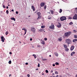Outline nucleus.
<instances>
[{"label": "nucleus", "mask_w": 77, "mask_h": 77, "mask_svg": "<svg viewBox=\"0 0 77 77\" xmlns=\"http://www.w3.org/2000/svg\"><path fill=\"white\" fill-rule=\"evenodd\" d=\"M71 42H72V41L69 39H67L66 40V42L68 44H71Z\"/></svg>", "instance_id": "obj_1"}, {"label": "nucleus", "mask_w": 77, "mask_h": 77, "mask_svg": "<svg viewBox=\"0 0 77 77\" xmlns=\"http://www.w3.org/2000/svg\"><path fill=\"white\" fill-rule=\"evenodd\" d=\"M70 35H71V32H66L64 34V35L65 36H66V37H68V36H70Z\"/></svg>", "instance_id": "obj_2"}, {"label": "nucleus", "mask_w": 77, "mask_h": 77, "mask_svg": "<svg viewBox=\"0 0 77 77\" xmlns=\"http://www.w3.org/2000/svg\"><path fill=\"white\" fill-rule=\"evenodd\" d=\"M31 30L33 33L35 32V28L34 27H31Z\"/></svg>", "instance_id": "obj_3"}, {"label": "nucleus", "mask_w": 77, "mask_h": 77, "mask_svg": "<svg viewBox=\"0 0 77 77\" xmlns=\"http://www.w3.org/2000/svg\"><path fill=\"white\" fill-rule=\"evenodd\" d=\"M61 21H64V20H66V17H65V16H63L61 17L60 18Z\"/></svg>", "instance_id": "obj_4"}, {"label": "nucleus", "mask_w": 77, "mask_h": 77, "mask_svg": "<svg viewBox=\"0 0 77 77\" xmlns=\"http://www.w3.org/2000/svg\"><path fill=\"white\" fill-rule=\"evenodd\" d=\"M37 14L38 15V18H37V20H39L41 17V16H39L41 15V13L40 12H38L37 13Z\"/></svg>", "instance_id": "obj_5"}, {"label": "nucleus", "mask_w": 77, "mask_h": 77, "mask_svg": "<svg viewBox=\"0 0 77 77\" xmlns=\"http://www.w3.org/2000/svg\"><path fill=\"white\" fill-rule=\"evenodd\" d=\"M73 20H77V14H75V15L73 17Z\"/></svg>", "instance_id": "obj_6"}, {"label": "nucleus", "mask_w": 77, "mask_h": 77, "mask_svg": "<svg viewBox=\"0 0 77 77\" xmlns=\"http://www.w3.org/2000/svg\"><path fill=\"white\" fill-rule=\"evenodd\" d=\"M49 28L51 29H53L54 28V25L53 24H52L50 26H49Z\"/></svg>", "instance_id": "obj_7"}, {"label": "nucleus", "mask_w": 77, "mask_h": 77, "mask_svg": "<svg viewBox=\"0 0 77 77\" xmlns=\"http://www.w3.org/2000/svg\"><path fill=\"white\" fill-rule=\"evenodd\" d=\"M1 40L3 42H5V38H4V37L2 36L1 38Z\"/></svg>", "instance_id": "obj_8"}, {"label": "nucleus", "mask_w": 77, "mask_h": 77, "mask_svg": "<svg viewBox=\"0 0 77 77\" xmlns=\"http://www.w3.org/2000/svg\"><path fill=\"white\" fill-rule=\"evenodd\" d=\"M22 29L23 30H24L25 33L24 34V35H26V32H27V29H25V28H23Z\"/></svg>", "instance_id": "obj_9"}, {"label": "nucleus", "mask_w": 77, "mask_h": 77, "mask_svg": "<svg viewBox=\"0 0 77 77\" xmlns=\"http://www.w3.org/2000/svg\"><path fill=\"white\" fill-rule=\"evenodd\" d=\"M44 5H45V3H42L40 4V6L41 7H43Z\"/></svg>", "instance_id": "obj_10"}, {"label": "nucleus", "mask_w": 77, "mask_h": 77, "mask_svg": "<svg viewBox=\"0 0 77 77\" xmlns=\"http://www.w3.org/2000/svg\"><path fill=\"white\" fill-rule=\"evenodd\" d=\"M74 48V46H72L70 48L71 51H72V50H73Z\"/></svg>", "instance_id": "obj_11"}, {"label": "nucleus", "mask_w": 77, "mask_h": 77, "mask_svg": "<svg viewBox=\"0 0 77 77\" xmlns=\"http://www.w3.org/2000/svg\"><path fill=\"white\" fill-rule=\"evenodd\" d=\"M58 25L57 26V27L58 28H60V27H61V24H60V23H58Z\"/></svg>", "instance_id": "obj_12"}, {"label": "nucleus", "mask_w": 77, "mask_h": 77, "mask_svg": "<svg viewBox=\"0 0 77 77\" xmlns=\"http://www.w3.org/2000/svg\"><path fill=\"white\" fill-rule=\"evenodd\" d=\"M31 8L33 9V11H35V7H34L33 5L31 6Z\"/></svg>", "instance_id": "obj_13"}, {"label": "nucleus", "mask_w": 77, "mask_h": 77, "mask_svg": "<svg viewBox=\"0 0 77 77\" xmlns=\"http://www.w3.org/2000/svg\"><path fill=\"white\" fill-rule=\"evenodd\" d=\"M41 44L43 45H44V44H45V42L44 41H42L41 42Z\"/></svg>", "instance_id": "obj_14"}, {"label": "nucleus", "mask_w": 77, "mask_h": 77, "mask_svg": "<svg viewBox=\"0 0 77 77\" xmlns=\"http://www.w3.org/2000/svg\"><path fill=\"white\" fill-rule=\"evenodd\" d=\"M77 41V39H74L73 40V42H76Z\"/></svg>", "instance_id": "obj_15"}, {"label": "nucleus", "mask_w": 77, "mask_h": 77, "mask_svg": "<svg viewBox=\"0 0 77 77\" xmlns=\"http://www.w3.org/2000/svg\"><path fill=\"white\" fill-rule=\"evenodd\" d=\"M11 20H14V21H15V19L14 17L11 18Z\"/></svg>", "instance_id": "obj_16"}, {"label": "nucleus", "mask_w": 77, "mask_h": 77, "mask_svg": "<svg viewBox=\"0 0 77 77\" xmlns=\"http://www.w3.org/2000/svg\"><path fill=\"white\" fill-rule=\"evenodd\" d=\"M54 54H55V56H56L57 57V56H59L58 54L56 52H55Z\"/></svg>", "instance_id": "obj_17"}, {"label": "nucleus", "mask_w": 77, "mask_h": 77, "mask_svg": "<svg viewBox=\"0 0 77 77\" xmlns=\"http://www.w3.org/2000/svg\"><path fill=\"white\" fill-rule=\"evenodd\" d=\"M74 54H75V52H72L71 54V55L72 56H73L74 55Z\"/></svg>", "instance_id": "obj_18"}, {"label": "nucleus", "mask_w": 77, "mask_h": 77, "mask_svg": "<svg viewBox=\"0 0 77 77\" xmlns=\"http://www.w3.org/2000/svg\"><path fill=\"white\" fill-rule=\"evenodd\" d=\"M33 56H34L35 59H36V55L35 54H33Z\"/></svg>", "instance_id": "obj_19"}, {"label": "nucleus", "mask_w": 77, "mask_h": 77, "mask_svg": "<svg viewBox=\"0 0 77 77\" xmlns=\"http://www.w3.org/2000/svg\"><path fill=\"white\" fill-rule=\"evenodd\" d=\"M51 14H53L54 13V11L53 10H51Z\"/></svg>", "instance_id": "obj_20"}, {"label": "nucleus", "mask_w": 77, "mask_h": 77, "mask_svg": "<svg viewBox=\"0 0 77 77\" xmlns=\"http://www.w3.org/2000/svg\"><path fill=\"white\" fill-rule=\"evenodd\" d=\"M62 39H61V38H58V41H62Z\"/></svg>", "instance_id": "obj_21"}, {"label": "nucleus", "mask_w": 77, "mask_h": 77, "mask_svg": "<svg viewBox=\"0 0 77 77\" xmlns=\"http://www.w3.org/2000/svg\"><path fill=\"white\" fill-rule=\"evenodd\" d=\"M41 28L44 29L45 28V26H41Z\"/></svg>", "instance_id": "obj_22"}, {"label": "nucleus", "mask_w": 77, "mask_h": 77, "mask_svg": "<svg viewBox=\"0 0 77 77\" xmlns=\"http://www.w3.org/2000/svg\"><path fill=\"white\" fill-rule=\"evenodd\" d=\"M62 12V9H60L59 11L60 13H61Z\"/></svg>", "instance_id": "obj_23"}, {"label": "nucleus", "mask_w": 77, "mask_h": 77, "mask_svg": "<svg viewBox=\"0 0 77 77\" xmlns=\"http://www.w3.org/2000/svg\"><path fill=\"white\" fill-rule=\"evenodd\" d=\"M47 60V59H42V60H43V61H45Z\"/></svg>", "instance_id": "obj_24"}, {"label": "nucleus", "mask_w": 77, "mask_h": 77, "mask_svg": "<svg viewBox=\"0 0 77 77\" xmlns=\"http://www.w3.org/2000/svg\"><path fill=\"white\" fill-rule=\"evenodd\" d=\"M8 63L9 64H11V60L9 61Z\"/></svg>", "instance_id": "obj_25"}, {"label": "nucleus", "mask_w": 77, "mask_h": 77, "mask_svg": "<svg viewBox=\"0 0 77 77\" xmlns=\"http://www.w3.org/2000/svg\"><path fill=\"white\" fill-rule=\"evenodd\" d=\"M65 50L66 51H68V50H69V49L68 48H66L65 49Z\"/></svg>", "instance_id": "obj_26"}, {"label": "nucleus", "mask_w": 77, "mask_h": 77, "mask_svg": "<svg viewBox=\"0 0 77 77\" xmlns=\"http://www.w3.org/2000/svg\"><path fill=\"white\" fill-rule=\"evenodd\" d=\"M45 72H46V73H48V70H45Z\"/></svg>", "instance_id": "obj_27"}, {"label": "nucleus", "mask_w": 77, "mask_h": 77, "mask_svg": "<svg viewBox=\"0 0 77 77\" xmlns=\"http://www.w3.org/2000/svg\"><path fill=\"white\" fill-rule=\"evenodd\" d=\"M74 38H77V36L76 35H74Z\"/></svg>", "instance_id": "obj_28"}, {"label": "nucleus", "mask_w": 77, "mask_h": 77, "mask_svg": "<svg viewBox=\"0 0 77 77\" xmlns=\"http://www.w3.org/2000/svg\"><path fill=\"white\" fill-rule=\"evenodd\" d=\"M72 24H73V23L72 22H71L70 23H69V24L70 25H72Z\"/></svg>", "instance_id": "obj_29"}, {"label": "nucleus", "mask_w": 77, "mask_h": 77, "mask_svg": "<svg viewBox=\"0 0 77 77\" xmlns=\"http://www.w3.org/2000/svg\"><path fill=\"white\" fill-rule=\"evenodd\" d=\"M73 32L74 33H76L77 32V31H75V30H73Z\"/></svg>", "instance_id": "obj_30"}, {"label": "nucleus", "mask_w": 77, "mask_h": 77, "mask_svg": "<svg viewBox=\"0 0 77 77\" xmlns=\"http://www.w3.org/2000/svg\"><path fill=\"white\" fill-rule=\"evenodd\" d=\"M55 65H59V63L57 62H56L55 63Z\"/></svg>", "instance_id": "obj_31"}, {"label": "nucleus", "mask_w": 77, "mask_h": 77, "mask_svg": "<svg viewBox=\"0 0 77 77\" xmlns=\"http://www.w3.org/2000/svg\"><path fill=\"white\" fill-rule=\"evenodd\" d=\"M6 13L7 14H9V11H8V10H7L6 11Z\"/></svg>", "instance_id": "obj_32"}, {"label": "nucleus", "mask_w": 77, "mask_h": 77, "mask_svg": "<svg viewBox=\"0 0 77 77\" xmlns=\"http://www.w3.org/2000/svg\"><path fill=\"white\" fill-rule=\"evenodd\" d=\"M58 72H57V71H56V72L55 73V74H58Z\"/></svg>", "instance_id": "obj_33"}, {"label": "nucleus", "mask_w": 77, "mask_h": 77, "mask_svg": "<svg viewBox=\"0 0 77 77\" xmlns=\"http://www.w3.org/2000/svg\"><path fill=\"white\" fill-rule=\"evenodd\" d=\"M75 10L76 13H77V8H75Z\"/></svg>", "instance_id": "obj_34"}, {"label": "nucleus", "mask_w": 77, "mask_h": 77, "mask_svg": "<svg viewBox=\"0 0 77 77\" xmlns=\"http://www.w3.org/2000/svg\"><path fill=\"white\" fill-rule=\"evenodd\" d=\"M8 33H9V32H8L7 31V32H6L5 34H6V35H7V34Z\"/></svg>", "instance_id": "obj_35"}, {"label": "nucleus", "mask_w": 77, "mask_h": 77, "mask_svg": "<svg viewBox=\"0 0 77 77\" xmlns=\"http://www.w3.org/2000/svg\"><path fill=\"white\" fill-rule=\"evenodd\" d=\"M64 47L65 48H67V46H66V45H64Z\"/></svg>", "instance_id": "obj_36"}, {"label": "nucleus", "mask_w": 77, "mask_h": 77, "mask_svg": "<svg viewBox=\"0 0 77 77\" xmlns=\"http://www.w3.org/2000/svg\"><path fill=\"white\" fill-rule=\"evenodd\" d=\"M44 40L45 41H47V38H45Z\"/></svg>", "instance_id": "obj_37"}, {"label": "nucleus", "mask_w": 77, "mask_h": 77, "mask_svg": "<svg viewBox=\"0 0 77 77\" xmlns=\"http://www.w3.org/2000/svg\"><path fill=\"white\" fill-rule=\"evenodd\" d=\"M46 6H44V8L45 9H46Z\"/></svg>", "instance_id": "obj_38"}, {"label": "nucleus", "mask_w": 77, "mask_h": 77, "mask_svg": "<svg viewBox=\"0 0 77 77\" xmlns=\"http://www.w3.org/2000/svg\"><path fill=\"white\" fill-rule=\"evenodd\" d=\"M38 47H41V45H38L37 46Z\"/></svg>", "instance_id": "obj_39"}, {"label": "nucleus", "mask_w": 77, "mask_h": 77, "mask_svg": "<svg viewBox=\"0 0 77 77\" xmlns=\"http://www.w3.org/2000/svg\"><path fill=\"white\" fill-rule=\"evenodd\" d=\"M27 75L28 77H30V75H29V74H28Z\"/></svg>", "instance_id": "obj_40"}, {"label": "nucleus", "mask_w": 77, "mask_h": 77, "mask_svg": "<svg viewBox=\"0 0 77 77\" xmlns=\"http://www.w3.org/2000/svg\"><path fill=\"white\" fill-rule=\"evenodd\" d=\"M39 65H40L39 63H38V67H39V66H40Z\"/></svg>", "instance_id": "obj_41"}, {"label": "nucleus", "mask_w": 77, "mask_h": 77, "mask_svg": "<svg viewBox=\"0 0 77 77\" xmlns=\"http://www.w3.org/2000/svg\"><path fill=\"white\" fill-rule=\"evenodd\" d=\"M16 13L17 14H18V12L16 11Z\"/></svg>", "instance_id": "obj_42"}, {"label": "nucleus", "mask_w": 77, "mask_h": 77, "mask_svg": "<svg viewBox=\"0 0 77 77\" xmlns=\"http://www.w3.org/2000/svg\"><path fill=\"white\" fill-rule=\"evenodd\" d=\"M9 54H12V52H10Z\"/></svg>", "instance_id": "obj_43"}, {"label": "nucleus", "mask_w": 77, "mask_h": 77, "mask_svg": "<svg viewBox=\"0 0 77 77\" xmlns=\"http://www.w3.org/2000/svg\"><path fill=\"white\" fill-rule=\"evenodd\" d=\"M55 77H59V75H57Z\"/></svg>", "instance_id": "obj_44"}, {"label": "nucleus", "mask_w": 77, "mask_h": 77, "mask_svg": "<svg viewBox=\"0 0 77 77\" xmlns=\"http://www.w3.org/2000/svg\"><path fill=\"white\" fill-rule=\"evenodd\" d=\"M53 66H55V64H53Z\"/></svg>", "instance_id": "obj_45"}, {"label": "nucleus", "mask_w": 77, "mask_h": 77, "mask_svg": "<svg viewBox=\"0 0 77 77\" xmlns=\"http://www.w3.org/2000/svg\"><path fill=\"white\" fill-rule=\"evenodd\" d=\"M30 41H32V38H30Z\"/></svg>", "instance_id": "obj_46"}, {"label": "nucleus", "mask_w": 77, "mask_h": 77, "mask_svg": "<svg viewBox=\"0 0 77 77\" xmlns=\"http://www.w3.org/2000/svg\"><path fill=\"white\" fill-rule=\"evenodd\" d=\"M3 8H5V5H3Z\"/></svg>", "instance_id": "obj_47"}, {"label": "nucleus", "mask_w": 77, "mask_h": 77, "mask_svg": "<svg viewBox=\"0 0 77 77\" xmlns=\"http://www.w3.org/2000/svg\"><path fill=\"white\" fill-rule=\"evenodd\" d=\"M28 63H26V65H28Z\"/></svg>", "instance_id": "obj_48"}, {"label": "nucleus", "mask_w": 77, "mask_h": 77, "mask_svg": "<svg viewBox=\"0 0 77 77\" xmlns=\"http://www.w3.org/2000/svg\"><path fill=\"white\" fill-rule=\"evenodd\" d=\"M42 75H44V73H42Z\"/></svg>", "instance_id": "obj_49"}, {"label": "nucleus", "mask_w": 77, "mask_h": 77, "mask_svg": "<svg viewBox=\"0 0 77 77\" xmlns=\"http://www.w3.org/2000/svg\"><path fill=\"white\" fill-rule=\"evenodd\" d=\"M11 74H10L9 75V77H11Z\"/></svg>", "instance_id": "obj_50"}, {"label": "nucleus", "mask_w": 77, "mask_h": 77, "mask_svg": "<svg viewBox=\"0 0 77 77\" xmlns=\"http://www.w3.org/2000/svg\"><path fill=\"white\" fill-rule=\"evenodd\" d=\"M69 19L70 20H71V17H69Z\"/></svg>", "instance_id": "obj_51"}, {"label": "nucleus", "mask_w": 77, "mask_h": 77, "mask_svg": "<svg viewBox=\"0 0 77 77\" xmlns=\"http://www.w3.org/2000/svg\"><path fill=\"white\" fill-rule=\"evenodd\" d=\"M6 8L7 9H8V6H7Z\"/></svg>", "instance_id": "obj_52"}, {"label": "nucleus", "mask_w": 77, "mask_h": 77, "mask_svg": "<svg viewBox=\"0 0 77 77\" xmlns=\"http://www.w3.org/2000/svg\"><path fill=\"white\" fill-rule=\"evenodd\" d=\"M53 70H51V72H53Z\"/></svg>", "instance_id": "obj_53"}, {"label": "nucleus", "mask_w": 77, "mask_h": 77, "mask_svg": "<svg viewBox=\"0 0 77 77\" xmlns=\"http://www.w3.org/2000/svg\"><path fill=\"white\" fill-rule=\"evenodd\" d=\"M52 75H54V73H52Z\"/></svg>", "instance_id": "obj_54"}, {"label": "nucleus", "mask_w": 77, "mask_h": 77, "mask_svg": "<svg viewBox=\"0 0 77 77\" xmlns=\"http://www.w3.org/2000/svg\"><path fill=\"white\" fill-rule=\"evenodd\" d=\"M60 77H62V75H60Z\"/></svg>", "instance_id": "obj_55"}, {"label": "nucleus", "mask_w": 77, "mask_h": 77, "mask_svg": "<svg viewBox=\"0 0 77 77\" xmlns=\"http://www.w3.org/2000/svg\"><path fill=\"white\" fill-rule=\"evenodd\" d=\"M11 11H12L13 12H14V10L13 9Z\"/></svg>", "instance_id": "obj_56"}, {"label": "nucleus", "mask_w": 77, "mask_h": 77, "mask_svg": "<svg viewBox=\"0 0 77 77\" xmlns=\"http://www.w3.org/2000/svg\"><path fill=\"white\" fill-rule=\"evenodd\" d=\"M75 77H77V74L76 75Z\"/></svg>", "instance_id": "obj_57"}, {"label": "nucleus", "mask_w": 77, "mask_h": 77, "mask_svg": "<svg viewBox=\"0 0 77 77\" xmlns=\"http://www.w3.org/2000/svg\"><path fill=\"white\" fill-rule=\"evenodd\" d=\"M51 55H49V57H51Z\"/></svg>", "instance_id": "obj_58"}, {"label": "nucleus", "mask_w": 77, "mask_h": 77, "mask_svg": "<svg viewBox=\"0 0 77 77\" xmlns=\"http://www.w3.org/2000/svg\"><path fill=\"white\" fill-rule=\"evenodd\" d=\"M38 70V69H36V70Z\"/></svg>", "instance_id": "obj_59"}, {"label": "nucleus", "mask_w": 77, "mask_h": 77, "mask_svg": "<svg viewBox=\"0 0 77 77\" xmlns=\"http://www.w3.org/2000/svg\"><path fill=\"white\" fill-rule=\"evenodd\" d=\"M9 4V3H8V6H9V4Z\"/></svg>", "instance_id": "obj_60"}, {"label": "nucleus", "mask_w": 77, "mask_h": 77, "mask_svg": "<svg viewBox=\"0 0 77 77\" xmlns=\"http://www.w3.org/2000/svg\"><path fill=\"white\" fill-rule=\"evenodd\" d=\"M29 17H30V16H29Z\"/></svg>", "instance_id": "obj_61"}, {"label": "nucleus", "mask_w": 77, "mask_h": 77, "mask_svg": "<svg viewBox=\"0 0 77 77\" xmlns=\"http://www.w3.org/2000/svg\"><path fill=\"white\" fill-rule=\"evenodd\" d=\"M66 69H68V68H66Z\"/></svg>", "instance_id": "obj_62"}, {"label": "nucleus", "mask_w": 77, "mask_h": 77, "mask_svg": "<svg viewBox=\"0 0 77 77\" xmlns=\"http://www.w3.org/2000/svg\"><path fill=\"white\" fill-rule=\"evenodd\" d=\"M53 77H55V76H54Z\"/></svg>", "instance_id": "obj_63"}, {"label": "nucleus", "mask_w": 77, "mask_h": 77, "mask_svg": "<svg viewBox=\"0 0 77 77\" xmlns=\"http://www.w3.org/2000/svg\"><path fill=\"white\" fill-rule=\"evenodd\" d=\"M41 41H42V39H41Z\"/></svg>", "instance_id": "obj_64"}]
</instances>
